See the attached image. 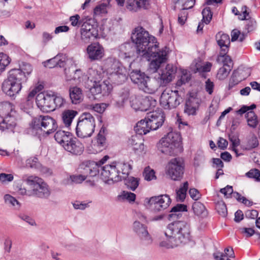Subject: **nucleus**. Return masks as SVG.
I'll use <instances>...</instances> for the list:
<instances>
[{"label": "nucleus", "mask_w": 260, "mask_h": 260, "mask_svg": "<svg viewBox=\"0 0 260 260\" xmlns=\"http://www.w3.org/2000/svg\"><path fill=\"white\" fill-rule=\"evenodd\" d=\"M132 42L135 44L136 53L150 61L149 71L155 73L167 61V47L159 50L156 38L141 26L136 27L131 35Z\"/></svg>", "instance_id": "nucleus-1"}, {"label": "nucleus", "mask_w": 260, "mask_h": 260, "mask_svg": "<svg viewBox=\"0 0 260 260\" xmlns=\"http://www.w3.org/2000/svg\"><path fill=\"white\" fill-rule=\"evenodd\" d=\"M164 235L166 239L159 242V246L165 249L174 248L190 241V226L184 221H174L168 224Z\"/></svg>", "instance_id": "nucleus-2"}, {"label": "nucleus", "mask_w": 260, "mask_h": 260, "mask_svg": "<svg viewBox=\"0 0 260 260\" xmlns=\"http://www.w3.org/2000/svg\"><path fill=\"white\" fill-rule=\"evenodd\" d=\"M22 181L29 187L28 189L21 186L18 192L22 196L35 197L40 199H48L51 194L49 186L41 178L35 176L24 175Z\"/></svg>", "instance_id": "nucleus-3"}, {"label": "nucleus", "mask_w": 260, "mask_h": 260, "mask_svg": "<svg viewBox=\"0 0 260 260\" xmlns=\"http://www.w3.org/2000/svg\"><path fill=\"white\" fill-rule=\"evenodd\" d=\"M132 166L128 163L114 162L100 168V174L105 183L111 185L124 179L129 173Z\"/></svg>", "instance_id": "nucleus-4"}, {"label": "nucleus", "mask_w": 260, "mask_h": 260, "mask_svg": "<svg viewBox=\"0 0 260 260\" xmlns=\"http://www.w3.org/2000/svg\"><path fill=\"white\" fill-rule=\"evenodd\" d=\"M17 113L14 106L9 102L0 103V117L3 121L0 122V131L6 129L13 131L16 125Z\"/></svg>", "instance_id": "nucleus-5"}, {"label": "nucleus", "mask_w": 260, "mask_h": 260, "mask_svg": "<svg viewBox=\"0 0 260 260\" xmlns=\"http://www.w3.org/2000/svg\"><path fill=\"white\" fill-rule=\"evenodd\" d=\"M181 137L177 133L170 132L161 138L158 145V149L163 153L172 155L180 150Z\"/></svg>", "instance_id": "nucleus-6"}, {"label": "nucleus", "mask_w": 260, "mask_h": 260, "mask_svg": "<svg viewBox=\"0 0 260 260\" xmlns=\"http://www.w3.org/2000/svg\"><path fill=\"white\" fill-rule=\"evenodd\" d=\"M132 81L137 85L140 90L144 92L152 94L157 89L158 85L155 80H151L145 73L139 70L133 71L129 74Z\"/></svg>", "instance_id": "nucleus-7"}, {"label": "nucleus", "mask_w": 260, "mask_h": 260, "mask_svg": "<svg viewBox=\"0 0 260 260\" xmlns=\"http://www.w3.org/2000/svg\"><path fill=\"white\" fill-rule=\"evenodd\" d=\"M18 71H10L8 78L2 85V89L4 93L10 97H13L19 93L22 88V75Z\"/></svg>", "instance_id": "nucleus-8"}, {"label": "nucleus", "mask_w": 260, "mask_h": 260, "mask_svg": "<svg viewBox=\"0 0 260 260\" xmlns=\"http://www.w3.org/2000/svg\"><path fill=\"white\" fill-rule=\"evenodd\" d=\"M95 126L94 117L89 113H83L78 119L76 127V134L81 138L90 137L94 131Z\"/></svg>", "instance_id": "nucleus-9"}, {"label": "nucleus", "mask_w": 260, "mask_h": 260, "mask_svg": "<svg viewBox=\"0 0 260 260\" xmlns=\"http://www.w3.org/2000/svg\"><path fill=\"white\" fill-rule=\"evenodd\" d=\"M32 127L36 130H41L47 135L56 131L57 124L53 118L48 115H39L33 119Z\"/></svg>", "instance_id": "nucleus-10"}, {"label": "nucleus", "mask_w": 260, "mask_h": 260, "mask_svg": "<svg viewBox=\"0 0 260 260\" xmlns=\"http://www.w3.org/2000/svg\"><path fill=\"white\" fill-rule=\"evenodd\" d=\"M182 101V98L177 90L166 88L160 97V104L165 109L176 108Z\"/></svg>", "instance_id": "nucleus-11"}, {"label": "nucleus", "mask_w": 260, "mask_h": 260, "mask_svg": "<svg viewBox=\"0 0 260 260\" xmlns=\"http://www.w3.org/2000/svg\"><path fill=\"white\" fill-rule=\"evenodd\" d=\"M145 202L154 212H160L170 206L171 200L168 195L163 194L146 198Z\"/></svg>", "instance_id": "nucleus-12"}, {"label": "nucleus", "mask_w": 260, "mask_h": 260, "mask_svg": "<svg viewBox=\"0 0 260 260\" xmlns=\"http://www.w3.org/2000/svg\"><path fill=\"white\" fill-rule=\"evenodd\" d=\"M184 166L180 158L172 159L167 166V174L171 179L178 181L183 177Z\"/></svg>", "instance_id": "nucleus-13"}, {"label": "nucleus", "mask_w": 260, "mask_h": 260, "mask_svg": "<svg viewBox=\"0 0 260 260\" xmlns=\"http://www.w3.org/2000/svg\"><path fill=\"white\" fill-rule=\"evenodd\" d=\"M53 91H47L40 92L37 95L36 102L38 108L43 112L52 111L54 106L52 104Z\"/></svg>", "instance_id": "nucleus-14"}, {"label": "nucleus", "mask_w": 260, "mask_h": 260, "mask_svg": "<svg viewBox=\"0 0 260 260\" xmlns=\"http://www.w3.org/2000/svg\"><path fill=\"white\" fill-rule=\"evenodd\" d=\"M108 72L110 79L116 84H121L126 79L125 70L118 61H115L111 64Z\"/></svg>", "instance_id": "nucleus-15"}, {"label": "nucleus", "mask_w": 260, "mask_h": 260, "mask_svg": "<svg viewBox=\"0 0 260 260\" xmlns=\"http://www.w3.org/2000/svg\"><path fill=\"white\" fill-rule=\"evenodd\" d=\"M98 30L93 25L88 22L81 25L80 29V40L82 43L87 44L94 40L98 36Z\"/></svg>", "instance_id": "nucleus-16"}, {"label": "nucleus", "mask_w": 260, "mask_h": 260, "mask_svg": "<svg viewBox=\"0 0 260 260\" xmlns=\"http://www.w3.org/2000/svg\"><path fill=\"white\" fill-rule=\"evenodd\" d=\"M133 229L143 244L149 245L152 243V238L148 231L146 225L138 221H135L133 223Z\"/></svg>", "instance_id": "nucleus-17"}, {"label": "nucleus", "mask_w": 260, "mask_h": 260, "mask_svg": "<svg viewBox=\"0 0 260 260\" xmlns=\"http://www.w3.org/2000/svg\"><path fill=\"white\" fill-rule=\"evenodd\" d=\"M87 58L91 61L102 59L105 55L104 47L99 43H92L86 49Z\"/></svg>", "instance_id": "nucleus-18"}, {"label": "nucleus", "mask_w": 260, "mask_h": 260, "mask_svg": "<svg viewBox=\"0 0 260 260\" xmlns=\"http://www.w3.org/2000/svg\"><path fill=\"white\" fill-rule=\"evenodd\" d=\"M99 164L93 161H84L79 166L80 173L87 177H94L100 174Z\"/></svg>", "instance_id": "nucleus-19"}, {"label": "nucleus", "mask_w": 260, "mask_h": 260, "mask_svg": "<svg viewBox=\"0 0 260 260\" xmlns=\"http://www.w3.org/2000/svg\"><path fill=\"white\" fill-rule=\"evenodd\" d=\"M112 89V84L108 80L102 82H93V85L90 88V91L93 95L101 94L103 96L109 94Z\"/></svg>", "instance_id": "nucleus-20"}, {"label": "nucleus", "mask_w": 260, "mask_h": 260, "mask_svg": "<svg viewBox=\"0 0 260 260\" xmlns=\"http://www.w3.org/2000/svg\"><path fill=\"white\" fill-rule=\"evenodd\" d=\"M147 120L151 130H156L161 126L165 117L161 111H155L148 113Z\"/></svg>", "instance_id": "nucleus-21"}, {"label": "nucleus", "mask_w": 260, "mask_h": 260, "mask_svg": "<svg viewBox=\"0 0 260 260\" xmlns=\"http://www.w3.org/2000/svg\"><path fill=\"white\" fill-rule=\"evenodd\" d=\"M201 100L196 96H190L186 101L184 112L188 115H194L198 109Z\"/></svg>", "instance_id": "nucleus-22"}, {"label": "nucleus", "mask_w": 260, "mask_h": 260, "mask_svg": "<svg viewBox=\"0 0 260 260\" xmlns=\"http://www.w3.org/2000/svg\"><path fill=\"white\" fill-rule=\"evenodd\" d=\"M75 67L72 66L70 69H64L66 80L67 81L73 80L77 83H81L84 81L85 76L81 69H75Z\"/></svg>", "instance_id": "nucleus-23"}, {"label": "nucleus", "mask_w": 260, "mask_h": 260, "mask_svg": "<svg viewBox=\"0 0 260 260\" xmlns=\"http://www.w3.org/2000/svg\"><path fill=\"white\" fill-rule=\"evenodd\" d=\"M64 149L73 155H81L84 149L83 145L76 138L74 137L69 141V142Z\"/></svg>", "instance_id": "nucleus-24"}, {"label": "nucleus", "mask_w": 260, "mask_h": 260, "mask_svg": "<svg viewBox=\"0 0 260 260\" xmlns=\"http://www.w3.org/2000/svg\"><path fill=\"white\" fill-rule=\"evenodd\" d=\"M105 132L106 128L102 127L97 136L96 142L92 145L94 149L93 153L100 152L105 149L106 147Z\"/></svg>", "instance_id": "nucleus-25"}, {"label": "nucleus", "mask_w": 260, "mask_h": 260, "mask_svg": "<svg viewBox=\"0 0 260 260\" xmlns=\"http://www.w3.org/2000/svg\"><path fill=\"white\" fill-rule=\"evenodd\" d=\"M176 72V69L172 64H167L160 74V79L162 81V83L167 84L171 82L174 78Z\"/></svg>", "instance_id": "nucleus-26"}, {"label": "nucleus", "mask_w": 260, "mask_h": 260, "mask_svg": "<svg viewBox=\"0 0 260 260\" xmlns=\"http://www.w3.org/2000/svg\"><path fill=\"white\" fill-rule=\"evenodd\" d=\"M149 6V0H134L127 2L126 8L132 12H138L141 9H147Z\"/></svg>", "instance_id": "nucleus-27"}, {"label": "nucleus", "mask_w": 260, "mask_h": 260, "mask_svg": "<svg viewBox=\"0 0 260 260\" xmlns=\"http://www.w3.org/2000/svg\"><path fill=\"white\" fill-rule=\"evenodd\" d=\"M73 138L72 134L69 132L59 130L54 135V139L62 147H64Z\"/></svg>", "instance_id": "nucleus-28"}, {"label": "nucleus", "mask_w": 260, "mask_h": 260, "mask_svg": "<svg viewBox=\"0 0 260 260\" xmlns=\"http://www.w3.org/2000/svg\"><path fill=\"white\" fill-rule=\"evenodd\" d=\"M184 1L182 5V10L178 14V22L180 25H183L187 19L188 14L186 10L192 8L195 3V0Z\"/></svg>", "instance_id": "nucleus-29"}, {"label": "nucleus", "mask_w": 260, "mask_h": 260, "mask_svg": "<svg viewBox=\"0 0 260 260\" xmlns=\"http://www.w3.org/2000/svg\"><path fill=\"white\" fill-rule=\"evenodd\" d=\"M103 74L104 72L101 67H92L88 70V80L91 82H100Z\"/></svg>", "instance_id": "nucleus-30"}, {"label": "nucleus", "mask_w": 260, "mask_h": 260, "mask_svg": "<svg viewBox=\"0 0 260 260\" xmlns=\"http://www.w3.org/2000/svg\"><path fill=\"white\" fill-rule=\"evenodd\" d=\"M65 61L66 58L64 56L57 55L54 57L44 62V65L50 69L55 67L62 68L65 66Z\"/></svg>", "instance_id": "nucleus-31"}, {"label": "nucleus", "mask_w": 260, "mask_h": 260, "mask_svg": "<svg viewBox=\"0 0 260 260\" xmlns=\"http://www.w3.org/2000/svg\"><path fill=\"white\" fill-rule=\"evenodd\" d=\"M216 40L218 45L221 48V51H223V54L226 53L228 51L229 45L230 44L229 35L218 32L216 35Z\"/></svg>", "instance_id": "nucleus-32"}, {"label": "nucleus", "mask_w": 260, "mask_h": 260, "mask_svg": "<svg viewBox=\"0 0 260 260\" xmlns=\"http://www.w3.org/2000/svg\"><path fill=\"white\" fill-rule=\"evenodd\" d=\"M141 106L140 108V111H146L154 108L157 104L156 100L151 95L145 96H141Z\"/></svg>", "instance_id": "nucleus-33"}, {"label": "nucleus", "mask_w": 260, "mask_h": 260, "mask_svg": "<svg viewBox=\"0 0 260 260\" xmlns=\"http://www.w3.org/2000/svg\"><path fill=\"white\" fill-rule=\"evenodd\" d=\"M69 95L72 103L74 104L81 103L83 98L82 89L77 86L70 88Z\"/></svg>", "instance_id": "nucleus-34"}, {"label": "nucleus", "mask_w": 260, "mask_h": 260, "mask_svg": "<svg viewBox=\"0 0 260 260\" xmlns=\"http://www.w3.org/2000/svg\"><path fill=\"white\" fill-rule=\"evenodd\" d=\"M129 90L128 88H124L120 91L118 99L114 104L115 107L117 108H123L129 97Z\"/></svg>", "instance_id": "nucleus-35"}, {"label": "nucleus", "mask_w": 260, "mask_h": 260, "mask_svg": "<svg viewBox=\"0 0 260 260\" xmlns=\"http://www.w3.org/2000/svg\"><path fill=\"white\" fill-rule=\"evenodd\" d=\"M128 143L136 151L142 152L144 150V146L142 140L137 135L132 136L129 139Z\"/></svg>", "instance_id": "nucleus-36"}, {"label": "nucleus", "mask_w": 260, "mask_h": 260, "mask_svg": "<svg viewBox=\"0 0 260 260\" xmlns=\"http://www.w3.org/2000/svg\"><path fill=\"white\" fill-rule=\"evenodd\" d=\"M147 118L142 119L138 122L136 126L135 127L134 129L136 133L140 135H145L149 132L151 129L150 128Z\"/></svg>", "instance_id": "nucleus-37"}, {"label": "nucleus", "mask_w": 260, "mask_h": 260, "mask_svg": "<svg viewBox=\"0 0 260 260\" xmlns=\"http://www.w3.org/2000/svg\"><path fill=\"white\" fill-rule=\"evenodd\" d=\"M77 114L78 112L75 110L64 111L62 114V120L64 125L67 127H70L73 119Z\"/></svg>", "instance_id": "nucleus-38"}, {"label": "nucleus", "mask_w": 260, "mask_h": 260, "mask_svg": "<svg viewBox=\"0 0 260 260\" xmlns=\"http://www.w3.org/2000/svg\"><path fill=\"white\" fill-rule=\"evenodd\" d=\"M32 67L29 63L22 62L20 65L19 69H15L11 71H18L19 74L22 75L21 80L25 81L26 80V75H29L32 72Z\"/></svg>", "instance_id": "nucleus-39"}, {"label": "nucleus", "mask_w": 260, "mask_h": 260, "mask_svg": "<svg viewBox=\"0 0 260 260\" xmlns=\"http://www.w3.org/2000/svg\"><path fill=\"white\" fill-rule=\"evenodd\" d=\"M241 73L238 70H235L230 79L229 84L228 86V89L231 90L235 86L239 84L242 80L244 79L243 78L241 77Z\"/></svg>", "instance_id": "nucleus-40"}, {"label": "nucleus", "mask_w": 260, "mask_h": 260, "mask_svg": "<svg viewBox=\"0 0 260 260\" xmlns=\"http://www.w3.org/2000/svg\"><path fill=\"white\" fill-rule=\"evenodd\" d=\"M193 212L197 216H205L207 212L205 206L200 202H194L192 206Z\"/></svg>", "instance_id": "nucleus-41"}, {"label": "nucleus", "mask_w": 260, "mask_h": 260, "mask_svg": "<svg viewBox=\"0 0 260 260\" xmlns=\"http://www.w3.org/2000/svg\"><path fill=\"white\" fill-rule=\"evenodd\" d=\"M245 117L248 125L250 127L252 128L256 127L258 123V121L256 115L253 111H250L246 113Z\"/></svg>", "instance_id": "nucleus-42"}, {"label": "nucleus", "mask_w": 260, "mask_h": 260, "mask_svg": "<svg viewBox=\"0 0 260 260\" xmlns=\"http://www.w3.org/2000/svg\"><path fill=\"white\" fill-rule=\"evenodd\" d=\"M52 98L53 99L52 104L54 106L52 108V111L56 108L62 107L65 103V100L60 95L56 92H53Z\"/></svg>", "instance_id": "nucleus-43"}, {"label": "nucleus", "mask_w": 260, "mask_h": 260, "mask_svg": "<svg viewBox=\"0 0 260 260\" xmlns=\"http://www.w3.org/2000/svg\"><path fill=\"white\" fill-rule=\"evenodd\" d=\"M259 145V142L257 137L254 135L250 136L247 140L244 145V149L246 150H251L257 147Z\"/></svg>", "instance_id": "nucleus-44"}, {"label": "nucleus", "mask_w": 260, "mask_h": 260, "mask_svg": "<svg viewBox=\"0 0 260 260\" xmlns=\"http://www.w3.org/2000/svg\"><path fill=\"white\" fill-rule=\"evenodd\" d=\"M4 200L6 204L14 207L16 209H19L21 206L20 203L10 194H6L4 195Z\"/></svg>", "instance_id": "nucleus-45"}, {"label": "nucleus", "mask_w": 260, "mask_h": 260, "mask_svg": "<svg viewBox=\"0 0 260 260\" xmlns=\"http://www.w3.org/2000/svg\"><path fill=\"white\" fill-rule=\"evenodd\" d=\"M188 188V182H185L182 186H181L180 188L177 191L176 199L178 202H183L185 199L186 195V191Z\"/></svg>", "instance_id": "nucleus-46"}, {"label": "nucleus", "mask_w": 260, "mask_h": 260, "mask_svg": "<svg viewBox=\"0 0 260 260\" xmlns=\"http://www.w3.org/2000/svg\"><path fill=\"white\" fill-rule=\"evenodd\" d=\"M226 54H223V51H220L216 61L218 63H222L224 67H228V66H230L231 67L232 59L229 56L226 55Z\"/></svg>", "instance_id": "nucleus-47"}, {"label": "nucleus", "mask_w": 260, "mask_h": 260, "mask_svg": "<svg viewBox=\"0 0 260 260\" xmlns=\"http://www.w3.org/2000/svg\"><path fill=\"white\" fill-rule=\"evenodd\" d=\"M190 79L191 74H190L189 72L186 70H182L180 78L177 81L176 85L178 86H181L183 84L188 82Z\"/></svg>", "instance_id": "nucleus-48"}, {"label": "nucleus", "mask_w": 260, "mask_h": 260, "mask_svg": "<svg viewBox=\"0 0 260 260\" xmlns=\"http://www.w3.org/2000/svg\"><path fill=\"white\" fill-rule=\"evenodd\" d=\"M140 179L132 176L128 177L125 181V185L127 188L134 191L138 187L139 184Z\"/></svg>", "instance_id": "nucleus-49"}, {"label": "nucleus", "mask_w": 260, "mask_h": 260, "mask_svg": "<svg viewBox=\"0 0 260 260\" xmlns=\"http://www.w3.org/2000/svg\"><path fill=\"white\" fill-rule=\"evenodd\" d=\"M26 167L32 169H37L41 167V164L36 157H31L26 160Z\"/></svg>", "instance_id": "nucleus-50"}, {"label": "nucleus", "mask_w": 260, "mask_h": 260, "mask_svg": "<svg viewBox=\"0 0 260 260\" xmlns=\"http://www.w3.org/2000/svg\"><path fill=\"white\" fill-rule=\"evenodd\" d=\"M143 175L144 179L148 181L156 179L154 171L153 169H151L149 167H147L145 168L143 173Z\"/></svg>", "instance_id": "nucleus-51"}, {"label": "nucleus", "mask_w": 260, "mask_h": 260, "mask_svg": "<svg viewBox=\"0 0 260 260\" xmlns=\"http://www.w3.org/2000/svg\"><path fill=\"white\" fill-rule=\"evenodd\" d=\"M10 62L9 56L4 53H0V73L5 69Z\"/></svg>", "instance_id": "nucleus-52"}, {"label": "nucleus", "mask_w": 260, "mask_h": 260, "mask_svg": "<svg viewBox=\"0 0 260 260\" xmlns=\"http://www.w3.org/2000/svg\"><path fill=\"white\" fill-rule=\"evenodd\" d=\"M231 70V67L230 66H228V67L223 66L220 68L219 69L217 74V77L218 79L222 80L226 78V77L228 76Z\"/></svg>", "instance_id": "nucleus-53"}, {"label": "nucleus", "mask_w": 260, "mask_h": 260, "mask_svg": "<svg viewBox=\"0 0 260 260\" xmlns=\"http://www.w3.org/2000/svg\"><path fill=\"white\" fill-rule=\"evenodd\" d=\"M203 20L206 24H208L212 17V14L209 7H206L202 11Z\"/></svg>", "instance_id": "nucleus-54"}, {"label": "nucleus", "mask_w": 260, "mask_h": 260, "mask_svg": "<svg viewBox=\"0 0 260 260\" xmlns=\"http://www.w3.org/2000/svg\"><path fill=\"white\" fill-rule=\"evenodd\" d=\"M218 213L222 217H225L228 213L226 205L222 202H218L216 205Z\"/></svg>", "instance_id": "nucleus-55"}, {"label": "nucleus", "mask_w": 260, "mask_h": 260, "mask_svg": "<svg viewBox=\"0 0 260 260\" xmlns=\"http://www.w3.org/2000/svg\"><path fill=\"white\" fill-rule=\"evenodd\" d=\"M108 105L105 103L96 104L90 105V109L98 113H102L105 111Z\"/></svg>", "instance_id": "nucleus-56"}, {"label": "nucleus", "mask_w": 260, "mask_h": 260, "mask_svg": "<svg viewBox=\"0 0 260 260\" xmlns=\"http://www.w3.org/2000/svg\"><path fill=\"white\" fill-rule=\"evenodd\" d=\"M80 17L78 14H76L74 16H72L70 17L69 20L71 22V25L73 26L79 27L80 25L83 24L85 22L83 19L80 20Z\"/></svg>", "instance_id": "nucleus-57"}, {"label": "nucleus", "mask_w": 260, "mask_h": 260, "mask_svg": "<svg viewBox=\"0 0 260 260\" xmlns=\"http://www.w3.org/2000/svg\"><path fill=\"white\" fill-rule=\"evenodd\" d=\"M119 198L126 200L129 202H134L136 199V194L134 193L127 191H123L121 194L119 196Z\"/></svg>", "instance_id": "nucleus-58"}, {"label": "nucleus", "mask_w": 260, "mask_h": 260, "mask_svg": "<svg viewBox=\"0 0 260 260\" xmlns=\"http://www.w3.org/2000/svg\"><path fill=\"white\" fill-rule=\"evenodd\" d=\"M107 4L104 3L98 5L94 9V14L95 15H100L102 14L106 13L107 12Z\"/></svg>", "instance_id": "nucleus-59"}, {"label": "nucleus", "mask_w": 260, "mask_h": 260, "mask_svg": "<svg viewBox=\"0 0 260 260\" xmlns=\"http://www.w3.org/2000/svg\"><path fill=\"white\" fill-rule=\"evenodd\" d=\"M141 96H135L134 98H132L130 103L131 107L136 110H140V108L141 105Z\"/></svg>", "instance_id": "nucleus-60"}, {"label": "nucleus", "mask_w": 260, "mask_h": 260, "mask_svg": "<svg viewBox=\"0 0 260 260\" xmlns=\"http://www.w3.org/2000/svg\"><path fill=\"white\" fill-rule=\"evenodd\" d=\"M246 175L248 178H254L256 181H260V171L257 169H252L248 172Z\"/></svg>", "instance_id": "nucleus-61"}, {"label": "nucleus", "mask_w": 260, "mask_h": 260, "mask_svg": "<svg viewBox=\"0 0 260 260\" xmlns=\"http://www.w3.org/2000/svg\"><path fill=\"white\" fill-rule=\"evenodd\" d=\"M71 182L75 183H81L84 181L87 178L82 174L80 175H71L69 177Z\"/></svg>", "instance_id": "nucleus-62"}, {"label": "nucleus", "mask_w": 260, "mask_h": 260, "mask_svg": "<svg viewBox=\"0 0 260 260\" xmlns=\"http://www.w3.org/2000/svg\"><path fill=\"white\" fill-rule=\"evenodd\" d=\"M14 179L13 175L11 174L1 173L0 182L3 184L11 182Z\"/></svg>", "instance_id": "nucleus-63"}, {"label": "nucleus", "mask_w": 260, "mask_h": 260, "mask_svg": "<svg viewBox=\"0 0 260 260\" xmlns=\"http://www.w3.org/2000/svg\"><path fill=\"white\" fill-rule=\"evenodd\" d=\"M213 257L215 260H231L230 257H227L223 253L217 251L213 253Z\"/></svg>", "instance_id": "nucleus-64"}]
</instances>
